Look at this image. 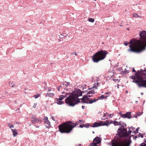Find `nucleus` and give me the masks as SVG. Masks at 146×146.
<instances>
[{
  "label": "nucleus",
  "instance_id": "1",
  "mask_svg": "<svg viewBox=\"0 0 146 146\" xmlns=\"http://www.w3.org/2000/svg\"><path fill=\"white\" fill-rule=\"evenodd\" d=\"M87 90L82 92L80 89H78L74 91H72L65 100V102L68 104L69 106H74L78 103L80 102V99L78 98L80 96H82V93L86 92Z\"/></svg>",
  "mask_w": 146,
  "mask_h": 146
},
{
  "label": "nucleus",
  "instance_id": "2",
  "mask_svg": "<svg viewBox=\"0 0 146 146\" xmlns=\"http://www.w3.org/2000/svg\"><path fill=\"white\" fill-rule=\"evenodd\" d=\"M76 123H72L71 121L63 123L59 125V131L61 133H68L76 126Z\"/></svg>",
  "mask_w": 146,
  "mask_h": 146
},
{
  "label": "nucleus",
  "instance_id": "3",
  "mask_svg": "<svg viewBox=\"0 0 146 146\" xmlns=\"http://www.w3.org/2000/svg\"><path fill=\"white\" fill-rule=\"evenodd\" d=\"M106 51L101 49L94 54L92 56V60L94 62H98L104 59L108 53Z\"/></svg>",
  "mask_w": 146,
  "mask_h": 146
},
{
  "label": "nucleus",
  "instance_id": "4",
  "mask_svg": "<svg viewBox=\"0 0 146 146\" xmlns=\"http://www.w3.org/2000/svg\"><path fill=\"white\" fill-rule=\"evenodd\" d=\"M133 39H131L130 41L129 44L130 45L129 46L130 48L129 49V51L136 53H139L145 49V46L143 47L141 49L139 50H137L132 49L131 46H134L136 45L137 47H141L143 46V44L141 42L140 39V40H137L136 41L135 43L134 42H133Z\"/></svg>",
  "mask_w": 146,
  "mask_h": 146
},
{
  "label": "nucleus",
  "instance_id": "5",
  "mask_svg": "<svg viewBox=\"0 0 146 146\" xmlns=\"http://www.w3.org/2000/svg\"><path fill=\"white\" fill-rule=\"evenodd\" d=\"M138 76H135L133 75L130 77L133 80L132 81L133 82L135 83L138 85L139 87L140 88L141 87H143L146 88V85L142 84L141 83V79H139V78H140V76L139 75Z\"/></svg>",
  "mask_w": 146,
  "mask_h": 146
},
{
  "label": "nucleus",
  "instance_id": "6",
  "mask_svg": "<svg viewBox=\"0 0 146 146\" xmlns=\"http://www.w3.org/2000/svg\"><path fill=\"white\" fill-rule=\"evenodd\" d=\"M135 73L133 75L134 76H137L139 75L140 78H139V79H141V83L143 82L142 84L146 85V74L145 73H142L140 71H137V72H135Z\"/></svg>",
  "mask_w": 146,
  "mask_h": 146
},
{
  "label": "nucleus",
  "instance_id": "7",
  "mask_svg": "<svg viewBox=\"0 0 146 146\" xmlns=\"http://www.w3.org/2000/svg\"><path fill=\"white\" fill-rule=\"evenodd\" d=\"M121 128V127H120L118 129V131H117V134L116 136H117V135H118L119 137V138H116V137L115 136L114 139L116 140H119L120 141V144L121 143V140L120 139V138L123 137H124V135L123 134H124V132L123 130H119V129L120 128Z\"/></svg>",
  "mask_w": 146,
  "mask_h": 146
},
{
  "label": "nucleus",
  "instance_id": "8",
  "mask_svg": "<svg viewBox=\"0 0 146 146\" xmlns=\"http://www.w3.org/2000/svg\"><path fill=\"white\" fill-rule=\"evenodd\" d=\"M119 130H123L124 131L125 133L123 134L124 135V137H128L131 133L132 132V131L130 130H129L128 132H127L126 128L121 129V128H120Z\"/></svg>",
  "mask_w": 146,
  "mask_h": 146
},
{
  "label": "nucleus",
  "instance_id": "9",
  "mask_svg": "<svg viewBox=\"0 0 146 146\" xmlns=\"http://www.w3.org/2000/svg\"><path fill=\"white\" fill-rule=\"evenodd\" d=\"M31 118L32 123H35L38 122H41V120L40 118H37L36 117L35 115H32Z\"/></svg>",
  "mask_w": 146,
  "mask_h": 146
},
{
  "label": "nucleus",
  "instance_id": "10",
  "mask_svg": "<svg viewBox=\"0 0 146 146\" xmlns=\"http://www.w3.org/2000/svg\"><path fill=\"white\" fill-rule=\"evenodd\" d=\"M103 121H100L99 122H96L93 123L92 125H90V126L93 127H97L99 126H102V123Z\"/></svg>",
  "mask_w": 146,
  "mask_h": 146
},
{
  "label": "nucleus",
  "instance_id": "11",
  "mask_svg": "<svg viewBox=\"0 0 146 146\" xmlns=\"http://www.w3.org/2000/svg\"><path fill=\"white\" fill-rule=\"evenodd\" d=\"M139 36L141 39L144 40L146 39V31H143L140 33Z\"/></svg>",
  "mask_w": 146,
  "mask_h": 146
},
{
  "label": "nucleus",
  "instance_id": "12",
  "mask_svg": "<svg viewBox=\"0 0 146 146\" xmlns=\"http://www.w3.org/2000/svg\"><path fill=\"white\" fill-rule=\"evenodd\" d=\"M132 118L131 116V112H126L125 114H124L123 118H127L128 119H130Z\"/></svg>",
  "mask_w": 146,
  "mask_h": 146
},
{
  "label": "nucleus",
  "instance_id": "13",
  "mask_svg": "<svg viewBox=\"0 0 146 146\" xmlns=\"http://www.w3.org/2000/svg\"><path fill=\"white\" fill-rule=\"evenodd\" d=\"M93 142H95L97 144L100 143L101 142V138L98 137H95L93 140Z\"/></svg>",
  "mask_w": 146,
  "mask_h": 146
},
{
  "label": "nucleus",
  "instance_id": "14",
  "mask_svg": "<svg viewBox=\"0 0 146 146\" xmlns=\"http://www.w3.org/2000/svg\"><path fill=\"white\" fill-rule=\"evenodd\" d=\"M60 98L59 97V98H56L55 100H56V103L58 104V105H62V104H64V101H62V100L60 99Z\"/></svg>",
  "mask_w": 146,
  "mask_h": 146
},
{
  "label": "nucleus",
  "instance_id": "15",
  "mask_svg": "<svg viewBox=\"0 0 146 146\" xmlns=\"http://www.w3.org/2000/svg\"><path fill=\"white\" fill-rule=\"evenodd\" d=\"M44 119L45 120L44 122L46 124V125H45V126L47 128H48L49 127L50 125V123L49 121L48 120V118L47 117H46L44 118Z\"/></svg>",
  "mask_w": 146,
  "mask_h": 146
},
{
  "label": "nucleus",
  "instance_id": "16",
  "mask_svg": "<svg viewBox=\"0 0 146 146\" xmlns=\"http://www.w3.org/2000/svg\"><path fill=\"white\" fill-rule=\"evenodd\" d=\"M71 93L70 92L66 93H65V94L64 95H61L60 96V100H63L64 98L67 97V96L69 95H70Z\"/></svg>",
  "mask_w": 146,
  "mask_h": 146
},
{
  "label": "nucleus",
  "instance_id": "17",
  "mask_svg": "<svg viewBox=\"0 0 146 146\" xmlns=\"http://www.w3.org/2000/svg\"><path fill=\"white\" fill-rule=\"evenodd\" d=\"M11 130L13 132V135L14 137H15L18 135V132L16 131V129H11Z\"/></svg>",
  "mask_w": 146,
  "mask_h": 146
},
{
  "label": "nucleus",
  "instance_id": "18",
  "mask_svg": "<svg viewBox=\"0 0 146 146\" xmlns=\"http://www.w3.org/2000/svg\"><path fill=\"white\" fill-rule=\"evenodd\" d=\"M110 125L109 121L108 120H106V121L103 122L102 123V126L106 125V126H108Z\"/></svg>",
  "mask_w": 146,
  "mask_h": 146
},
{
  "label": "nucleus",
  "instance_id": "19",
  "mask_svg": "<svg viewBox=\"0 0 146 146\" xmlns=\"http://www.w3.org/2000/svg\"><path fill=\"white\" fill-rule=\"evenodd\" d=\"M54 94L53 93H47L46 94V96L47 97H51L54 96Z\"/></svg>",
  "mask_w": 146,
  "mask_h": 146
},
{
  "label": "nucleus",
  "instance_id": "20",
  "mask_svg": "<svg viewBox=\"0 0 146 146\" xmlns=\"http://www.w3.org/2000/svg\"><path fill=\"white\" fill-rule=\"evenodd\" d=\"M95 91L94 90H91L90 91H89L87 93V95H88V94H95Z\"/></svg>",
  "mask_w": 146,
  "mask_h": 146
},
{
  "label": "nucleus",
  "instance_id": "21",
  "mask_svg": "<svg viewBox=\"0 0 146 146\" xmlns=\"http://www.w3.org/2000/svg\"><path fill=\"white\" fill-rule=\"evenodd\" d=\"M90 99V98H89L87 96V97L83 101V102H82V103H88V102L86 101H89V100Z\"/></svg>",
  "mask_w": 146,
  "mask_h": 146
},
{
  "label": "nucleus",
  "instance_id": "22",
  "mask_svg": "<svg viewBox=\"0 0 146 146\" xmlns=\"http://www.w3.org/2000/svg\"><path fill=\"white\" fill-rule=\"evenodd\" d=\"M126 123L125 122H123L122 125H121V126L123 128L122 129L125 128L124 127H126Z\"/></svg>",
  "mask_w": 146,
  "mask_h": 146
},
{
  "label": "nucleus",
  "instance_id": "23",
  "mask_svg": "<svg viewBox=\"0 0 146 146\" xmlns=\"http://www.w3.org/2000/svg\"><path fill=\"white\" fill-rule=\"evenodd\" d=\"M87 94L86 95H84L83 96L82 98L81 99H80V100H82V102H84L83 101L87 97Z\"/></svg>",
  "mask_w": 146,
  "mask_h": 146
},
{
  "label": "nucleus",
  "instance_id": "24",
  "mask_svg": "<svg viewBox=\"0 0 146 146\" xmlns=\"http://www.w3.org/2000/svg\"><path fill=\"white\" fill-rule=\"evenodd\" d=\"M88 21L91 22L93 23L94 21V20L93 18H89L88 19Z\"/></svg>",
  "mask_w": 146,
  "mask_h": 146
},
{
  "label": "nucleus",
  "instance_id": "25",
  "mask_svg": "<svg viewBox=\"0 0 146 146\" xmlns=\"http://www.w3.org/2000/svg\"><path fill=\"white\" fill-rule=\"evenodd\" d=\"M113 124L115 126L118 125V122L116 121H114Z\"/></svg>",
  "mask_w": 146,
  "mask_h": 146
},
{
  "label": "nucleus",
  "instance_id": "26",
  "mask_svg": "<svg viewBox=\"0 0 146 146\" xmlns=\"http://www.w3.org/2000/svg\"><path fill=\"white\" fill-rule=\"evenodd\" d=\"M8 127H9V128L14 127L13 125L12 124H10L9 123H8Z\"/></svg>",
  "mask_w": 146,
  "mask_h": 146
},
{
  "label": "nucleus",
  "instance_id": "27",
  "mask_svg": "<svg viewBox=\"0 0 146 146\" xmlns=\"http://www.w3.org/2000/svg\"><path fill=\"white\" fill-rule=\"evenodd\" d=\"M89 101V102H88V103H87V104H92L94 103L93 100L92 99H90Z\"/></svg>",
  "mask_w": 146,
  "mask_h": 146
},
{
  "label": "nucleus",
  "instance_id": "28",
  "mask_svg": "<svg viewBox=\"0 0 146 146\" xmlns=\"http://www.w3.org/2000/svg\"><path fill=\"white\" fill-rule=\"evenodd\" d=\"M85 124V125H84V127H85L86 128H88L89 127V126H90V125L88 123L87 124Z\"/></svg>",
  "mask_w": 146,
  "mask_h": 146
},
{
  "label": "nucleus",
  "instance_id": "29",
  "mask_svg": "<svg viewBox=\"0 0 146 146\" xmlns=\"http://www.w3.org/2000/svg\"><path fill=\"white\" fill-rule=\"evenodd\" d=\"M138 137H141L142 138H143V135H142L141 133H139V134L138 136Z\"/></svg>",
  "mask_w": 146,
  "mask_h": 146
},
{
  "label": "nucleus",
  "instance_id": "30",
  "mask_svg": "<svg viewBox=\"0 0 146 146\" xmlns=\"http://www.w3.org/2000/svg\"><path fill=\"white\" fill-rule=\"evenodd\" d=\"M139 146H146V144L144 142H143Z\"/></svg>",
  "mask_w": 146,
  "mask_h": 146
},
{
  "label": "nucleus",
  "instance_id": "31",
  "mask_svg": "<svg viewBox=\"0 0 146 146\" xmlns=\"http://www.w3.org/2000/svg\"><path fill=\"white\" fill-rule=\"evenodd\" d=\"M40 96V94H38V95H35L34 96V97L35 98H37L38 97Z\"/></svg>",
  "mask_w": 146,
  "mask_h": 146
},
{
  "label": "nucleus",
  "instance_id": "32",
  "mask_svg": "<svg viewBox=\"0 0 146 146\" xmlns=\"http://www.w3.org/2000/svg\"><path fill=\"white\" fill-rule=\"evenodd\" d=\"M128 44L129 43L127 41H124V44L125 46H127Z\"/></svg>",
  "mask_w": 146,
  "mask_h": 146
},
{
  "label": "nucleus",
  "instance_id": "33",
  "mask_svg": "<svg viewBox=\"0 0 146 146\" xmlns=\"http://www.w3.org/2000/svg\"><path fill=\"white\" fill-rule=\"evenodd\" d=\"M65 82L67 84H65V85L66 87H68V85H70V83L69 82H66L65 81Z\"/></svg>",
  "mask_w": 146,
  "mask_h": 146
},
{
  "label": "nucleus",
  "instance_id": "34",
  "mask_svg": "<svg viewBox=\"0 0 146 146\" xmlns=\"http://www.w3.org/2000/svg\"><path fill=\"white\" fill-rule=\"evenodd\" d=\"M93 145L92 146H98L97 145V144L95 143V142H93L92 143Z\"/></svg>",
  "mask_w": 146,
  "mask_h": 146
},
{
  "label": "nucleus",
  "instance_id": "35",
  "mask_svg": "<svg viewBox=\"0 0 146 146\" xmlns=\"http://www.w3.org/2000/svg\"><path fill=\"white\" fill-rule=\"evenodd\" d=\"M119 114L120 115V116L121 117L123 118L124 115V114L121 113V112H119Z\"/></svg>",
  "mask_w": 146,
  "mask_h": 146
},
{
  "label": "nucleus",
  "instance_id": "36",
  "mask_svg": "<svg viewBox=\"0 0 146 146\" xmlns=\"http://www.w3.org/2000/svg\"><path fill=\"white\" fill-rule=\"evenodd\" d=\"M142 114V113H141L140 112H138L137 113V115L138 116H140V115H141Z\"/></svg>",
  "mask_w": 146,
  "mask_h": 146
},
{
  "label": "nucleus",
  "instance_id": "37",
  "mask_svg": "<svg viewBox=\"0 0 146 146\" xmlns=\"http://www.w3.org/2000/svg\"><path fill=\"white\" fill-rule=\"evenodd\" d=\"M113 81H114L115 82L117 81H120V79H119H119H113Z\"/></svg>",
  "mask_w": 146,
  "mask_h": 146
},
{
  "label": "nucleus",
  "instance_id": "38",
  "mask_svg": "<svg viewBox=\"0 0 146 146\" xmlns=\"http://www.w3.org/2000/svg\"><path fill=\"white\" fill-rule=\"evenodd\" d=\"M84 125L85 124H80V125L79 127L82 128L84 127Z\"/></svg>",
  "mask_w": 146,
  "mask_h": 146
},
{
  "label": "nucleus",
  "instance_id": "39",
  "mask_svg": "<svg viewBox=\"0 0 146 146\" xmlns=\"http://www.w3.org/2000/svg\"><path fill=\"white\" fill-rule=\"evenodd\" d=\"M64 85H65V84H64V83H62V85H61L59 87L62 88L64 87Z\"/></svg>",
  "mask_w": 146,
  "mask_h": 146
},
{
  "label": "nucleus",
  "instance_id": "40",
  "mask_svg": "<svg viewBox=\"0 0 146 146\" xmlns=\"http://www.w3.org/2000/svg\"><path fill=\"white\" fill-rule=\"evenodd\" d=\"M100 97V98L101 99H104V98H105V97L103 95H102Z\"/></svg>",
  "mask_w": 146,
  "mask_h": 146
},
{
  "label": "nucleus",
  "instance_id": "41",
  "mask_svg": "<svg viewBox=\"0 0 146 146\" xmlns=\"http://www.w3.org/2000/svg\"><path fill=\"white\" fill-rule=\"evenodd\" d=\"M36 105H37V104L36 103H35L34 104V105L33 106V107L34 108H36Z\"/></svg>",
  "mask_w": 146,
  "mask_h": 146
},
{
  "label": "nucleus",
  "instance_id": "42",
  "mask_svg": "<svg viewBox=\"0 0 146 146\" xmlns=\"http://www.w3.org/2000/svg\"><path fill=\"white\" fill-rule=\"evenodd\" d=\"M123 122V121H120L118 122V125H120L121 126V125H122V123Z\"/></svg>",
  "mask_w": 146,
  "mask_h": 146
},
{
  "label": "nucleus",
  "instance_id": "43",
  "mask_svg": "<svg viewBox=\"0 0 146 146\" xmlns=\"http://www.w3.org/2000/svg\"><path fill=\"white\" fill-rule=\"evenodd\" d=\"M94 87H95V86L94 85L92 87H91V88H89L88 89V90H92V89L94 88Z\"/></svg>",
  "mask_w": 146,
  "mask_h": 146
},
{
  "label": "nucleus",
  "instance_id": "44",
  "mask_svg": "<svg viewBox=\"0 0 146 146\" xmlns=\"http://www.w3.org/2000/svg\"><path fill=\"white\" fill-rule=\"evenodd\" d=\"M64 36L62 35H61L60 36H59V38H63Z\"/></svg>",
  "mask_w": 146,
  "mask_h": 146
},
{
  "label": "nucleus",
  "instance_id": "45",
  "mask_svg": "<svg viewBox=\"0 0 146 146\" xmlns=\"http://www.w3.org/2000/svg\"><path fill=\"white\" fill-rule=\"evenodd\" d=\"M133 17H137V14L136 13H134L133 15Z\"/></svg>",
  "mask_w": 146,
  "mask_h": 146
},
{
  "label": "nucleus",
  "instance_id": "46",
  "mask_svg": "<svg viewBox=\"0 0 146 146\" xmlns=\"http://www.w3.org/2000/svg\"><path fill=\"white\" fill-rule=\"evenodd\" d=\"M140 128L139 127H138L137 128H136L135 129V131L137 132L138 133L139 129Z\"/></svg>",
  "mask_w": 146,
  "mask_h": 146
},
{
  "label": "nucleus",
  "instance_id": "47",
  "mask_svg": "<svg viewBox=\"0 0 146 146\" xmlns=\"http://www.w3.org/2000/svg\"><path fill=\"white\" fill-rule=\"evenodd\" d=\"M133 133H134L135 135H136L138 133L135 131H133L132 132Z\"/></svg>",
  "mask_w": 146,
  "mask_h": 146
},
{
  "label": "nucleus",
  "instance_id": "48",
  "mask_svg": "<svg viewBox=\"0 0 146 146\" xmlns=\"http://www.w3.org/2000/svg\"><path fill=\"white\" fill-rule=\"evenodd\" d=\"M108 113H107V112H106V113H104V115H103V117H105L106 116V114H108Z\"/></svg>",
  "mask_w": 146,
  "mask_h": 146
},
{
  "label": "nucleus",
  "instance_id": "49",
  "mask_svg": "<svg viewBox=\"0 0 146 146\" xmlns=\"http://www.w3.org/2000/svg\"><path fill=\"white\" fill-rule=\"evenodd\" d=\"M132 72H136V71L134 69V68H133V70H132Z\"/></svg>",
  "mask_w": 146,
  "mask_h": 146
},
{
  "label": "nucleus",
  "instance_id": "50",
  "mask_svg": "<svg viewBox=\"0 0 146 146\" xmlns=\"http://www.w3.org/2000/svg\"><path fill=\"white\" fill-rule=\"evenodd\" d=\"M74 53L75 56L77 55V53L76 51H74Z\"/></svg>",
  "mask_w": 146,
  "mask_h": 146
},
{
  "label": "nucleus",
  "instance_id": "51",
  "mask_svg": "<svg viewBox=\"0 0 146 146\" xmlns=\"http://www.w3.org/2000/svg\"><path fill=\"white\" fill-rule=\"evenodd\" d=\"M98 100V99H94V100H93V102H95L96 101H97Z\"/></svg>",
  "mask_w": 146,
  "mask_h": 146
},
{
  "label": "nucleus",
  "instance_id": "52",
  "mask_svg": "<svg viewBox=\"0 0 146 146\" xmlns=\"http://www.w3.org/2000/svg\"><path fill=\"white\" fill-rule=\"evenodd\" d=\"M140 72L142 73V72L144 71V70H143L142 69H141L139 71Z\"/></svg>",
  "mask_w": 146,
  "mask_h": 146
},
{
  "label": "nucleus",
  "instance_id": "53",
  "mask_svg": "<svg viewBox=\"0 0 146 146\" xmlns=\"http://www.w3.org/2000/svg\"><path fill=\"white\" fill-rule=\"evenodd\" d=\"M118 70H119V71H121V70H122V68H121V67H120L118 69Z\"/></svg>",
  "mask_w": 146,
  "mask_h": 146
},
{
  "label": "nucleus",
  "instance_id": "54",
  "mask_svg": "<svg viewBox=\"0 0 146 146\" xmlns=\"http://www.w3.org/2000/svg\"><path fill=\"white\" fill-rule=\"evenodd\" d=\"M134 137V138H133V139L136 140L137 137V136H135Z\"/></svg>",
  "mask_w": 146,
  "mask_h": 146
},
{
  "label": "nucleus",
  "instance_id": "55",
  "mask_svg": "<svg viewBox=\"0 0 146 146\" xmlns=\"http://www.w3.org/2000/svg\"><path fill=\"white\" fill-rule=\"evenodd\" d=\"M99 79V77H97L96 78V81L97 82H98V81Z\"/></svg>",
  "mask_w": 146,
  "mask_h": 146
},
{
  "label": "nucleus",
  "instance_id": "56",
  "mask_svg": "<svg viewBox=\"0 0 146 146\" xmlns=\"http://www.w3.org/2000/svg\"><path fill=\"white\" fill-rule=\"evenodd\" d=\"M119 64V62H118L117 64ZM118 66V64H116L114 66L115 67H117Z\"/></svg>",
  "mask_w": 146,
  "mask_h": 146
},
{
  "label": "nucleus",
  "instance_id": "57",
  "mask_svg": "<svg viewBox=\"0 0 146 146\" xmlns=\"http://www.w3.org/2000/svg\"><path fill=\"white\" fill-rule=\"evenodd\" d=\"M48 90V91H50L52 89L50 88H49Z\"/></svg>",
  "mask_w": 146,
  "mask_h": 146
},
{
  "label": "nucleus",
  "instance_id": "58",
  "mask_svg": "<svg viewBox=\"0 0 146 146\" xmlns=\"http://www.w3.org/2000/svg\"><path fill=\"white\" fill-rule=\"evenodd\" d=\"M114 121H110V123H109L110 124L112 123H113Z\"/></svg>",
  "mask_w": 146,
  "mask_h": 146
},
{
  "label": "nucleus",
  "instance_id": "59",
  "mask_svg": "<svg viewBox=\"0 0 146 146\" xmlns=\"http://www.w3.org/2000/svg\"><path fill=\"white\" fill-rule=\"evenodd\" d=\"M131 117H132V118H133V117H137V115H135V116H131Z\"/></svg>",
  "mask_w": 146,
  "mask_h": 146
},
{
  "label": "nucleus",
  "instance_id": "60",
  "mask_svg": "<svg viewBox=\"0 0 146 146\" xmlns=\"http://www.w3.org/2000/svg\"><path fill=\"white\" fill-rule=\"evenodd\" d=\"M131 129H132V130H134L135 129V127H133L132 126H131Z\"/></svg>",
  "mask_w": 146,
  "mask_h": 146
},
{
  "label": "nucleus",
  "instance_id": "61",
  "mask_svg": "<svg viewBox=\"0 0 146 146\" xmlns=\"http://www.w3.org/2000/svg\"><path fill=\"white\" fill-rule=\"evenodd\" d=\"M129 71L128 70H126L125 72H124V73L125 72H127V73H129Z\"/></svg>",
  "mask_w": 146,
  "mask_h": 146
},
{
  "label": "nucleus",
  "instance_id": "62",
  "mask_svg": "<svg viewBox=\"0 0 146 146\" xmlns=\"http://www.w3.org/2000/svg\"><path fill=\"white\" fill-rule=\"evenodd\" d=\"M111 114H110L108 116V117H109L110 118H111L112 117V116H111Z\"/></svg>",
  "mask_w": 146,
  "mask_h": 146
},
{
  "label": "nucleus",
  "instance_id": "63",
  "mask_svg": "<svg viewBox=\"0 0 146 146\" xmlns=\"http://www.w3.org/2000/svg\"><path fill=\"white\" fill-rule=\"evenodd\" d=\"M88 96H87L88 97H91L92 96H91V95H87Z\"/></svg>",
  "mask_w": 146,
  "mask_h": 146
},
{
  "label": "nucleus",
  "instance_id": "64",
  "mask_svg": "<svg viewBox=\"0 0 146 146\" xmlns=\"http://www.w3.org/2000/svg\"><path fill=\"white\" fill-rule=\"evenodd\" d=\"M144 141L146 143V139H144Z\"/></svg>",
  "mask_w": 146,
  "mask_h": 146
}]
</instances>
